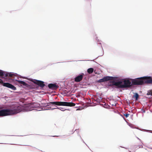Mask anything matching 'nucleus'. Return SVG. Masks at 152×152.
<instances>
[{"mask_svg": "<svg viewBox=\"0 0 152 152\" xmlns=\"http://www.w3.org/2000/svg\"><path fill=\"white\" fill-rule=\"evenodd\" d=\"M5 72H3V71L0 70V77L3 78H5Z\"/></svg>", "mask_w": 152, "mask_h": 152, "instance_id": "12", "label": "nucleus"}, {"mask_svg": "<svg viewBox=\"0 0 152 152\" xmlns=\"http://www.w3.org/2000/svg\"><path fill=\"white\" fill-rule=\"evenodd\" d=\"M84 75V74L83 73L81 75L77 76L75 78V81L76 82H79L80 81L82 80Z\"/></svg>", "mask_w": 152, "mask_h": 152, "instance_id": "9", "label": "nucleus"}, {"mask_svg": "<svg viewBox=\"0 0 152 152\" xmlns=\"http://www.w3.org/2000/svg\"><path fill=\"white\" fill-rule=\"evenodd\" d=\"M21 107L18 106L11 109H3L0 110V116H5L8 115L16 114L20 112Z\"/></svg>", "mask_w": 152, "mask_h": 152, "instance_id": "3", "label": "nucleus"}, {"mask_svg": "<svg viewBox=\"0 0 152 152\" xmlns=\"http://www.w3.org/2000/svg\"><path fill=\"white\" fill-rule=\"evenodd\" d=\"M0 83L3 84V85L5 87L10 88L13 90H15L16 88L12 85L8 83H3V80L0 79Z\"/></svg>", "mask_w": 152, "mask_h": 152, "instance_id": "6", "label": "nucleus"}, {"mask_svg": "<svg viewBox=\"0 0 152 152\" xmlns=\"http://www.w3.org/2000/svg\"><path fill=\"white\" fill-rule=\"evenodd\" d=\"M133 85H141L145 84H152V78L151 76H145L132 80Z\"/></svg>", "mask_w": 152, "mask_h": 152, "instance_id": "1", "label": "nucleus"}, {"mask_svg": "<svg viewBox=\"0 0 152 152\" xmlns=\"http://www.w3.org/2000/svg\"><path fill=\"white\" fill-rule=\"evenodd\" d=\"M124 115L125 116L126 118H127L129 115V114H124Z\"/></svg>", "mask_w": 152, "mask_h": 152, "instance_id": "16", "label": "nucleus"}, {"mask_svg": "<svg viewBox=\"0 0 152 152\" xmlns=\"http://www.w3.org/2000/svg\"><path fill=\"white\" fill-rule=\"evenodd\" d=\"M139 96V95L137 93H135V94L133 96V97H135V100H137L138 99Z\"/></svg>", "mask_w": 152, "mask_h": 152, "instance_id": "14", "label": "nucleus"}, {"mask_svg": "<svg viewBox=\"0 0 152 152\" xmlns=\"http://www.w3.org/2000/svg\"><path fill=\"white\" fill-rule=\"evenodd\" d=\"M13 75H14V74H13L6 72L5 75V78H7V77H12Z\"/></svg>", "mask_w": 152, "mask_h": 152, "instance_id": "11", "label": "nucleus"}, {"mask_svg": "<svg viewBox=\"0 0 152 152\" xmlns=\"http://www.w3.org/2000/svg\"><path fill=\"white\" fill-rule=\"evenodd\" d=\"M1 108L0 107V110H1Z\"/></svg>", "mask_w": 152, "mask_h": 152, "instance_id": "18", "label": "nucleus"}, {"mask_svg": "<svg viewBox=\"0 0 152 152\" xmlns=\"http://www.w3.org/2000/svg\"><path fill=\"white\" fill-rule=\"evenodd\" d=\"M147 95H151L152 96V90L148 91Z\"/></svg>", "mask_w": 152, "mask_h": 152, "instance_id": "15", "label": "nucleus"}, {"mask_svg": "<svg viewBox=\"0 0 152 152\" xmlns=\"http://www.w3.org/2000/svg\"><path fill=\"white\" fill-rule=\"evenodd\" d=\"M112 83V85H109V86H115L118 88H129L133 85L132 83L129 80H124L117 82L114 81L110 82Z\"/></svg>", "mask_w": 152, "mask_h": 152, "instance_id": "2", "label": "nucleus"}, {"mask_svg": "<svg viewBox=\"0 0 152 152\" xmlns=\"http://www.w3.org/2000/svg\"><path fill=\"white\" fill-rule=\"evenodd\" d=\"M79 131V130L78 129H76L75 131V132H77Z\"/></svg>", "mask_w": 152, "mask_h": 152, "instance_id": "17", "label": "nucleus"}, {"mask_svg": "<svg viewBox=\"0 0 152 152\" xmlns=\"http://www.w3.org/2000/svg\"><path fill=\"white\" fill-rule=\"evenodd\" d=\"M48 86L49 88L53 90H56L58 87V86L56 83H50L48 85Z\"/></svg>", "mask_w": 152, "mask_h": 152, "instance_id": "8", "label": "nucleus"}, {"mask_svg": "<svg viewBox=\"0 0 152 152\" xmlns=\"http://www.w3.org/2000/svg\"><path fill=\"white\" fill-rule=\"evenodd\" d=\"M17 81L19 83L22 84L23 85V86H24L25 87H28L29 86V85H28V84L26 83L25 82H24L23 81L19 80H17Z\"/></svg>", "mask_w": 152, "mask_h": 152, "instance_id": "10", "label": "nucleus"}, {"mask_svg": "<svg viewBox=\"0 0 152 152\" xmlns=\"http://www.w3.org/2000/svg\"><path fill=\"white\" fill-rule=\"evenodd\" d=\"M94 69L92 68H89L87 70V72L89 74H91L92 73Z\"/></svg>", "mask_w": 152, "mask_h": 152, "instance_id": "13", "label": "nucleus"}, {"mask_svg": "<svg viewBox=\"0 0 152 152\" xmlns=\"http://www.w3.org/2000/svg\"><path fill=\"white\" fill-rule=\"evenodd\" d=\"M50 104L56 105L58 106H63L69 107H74L75 105V104L73 102H53L49 103H46L44 104V106H47L50 105Z\"/></svg>", "mask_w": 152, "mask_h": 152, "instance_id": "4", "label": "nucleus"}, {"mask_svg": "<svg viewBox=\"0 0 152 152\" xmlns=\"http://www.w3.org/2000/svg\"><path fill=\"white\" fill-rule=\"evenodd\" d=\"M115 78L113 77L107 76L104 77L103 78L100 79L98 80V82L99 83L104 82L107 81L113 80Z\"/></svg>", "mask_w": 152, "mask_h": 152, "instance_id": "7", "label": "nucleus"}, {"mask_svg": "<svg viewBox=\"0 0 152 152\" xmlns=\"http://www.w3.org/2000/svg\"><path fill=\"white\" fill-rule=\"evenodd\" d=\"M31 81L34 84H37V85L39 86L41 88H43L45 86V84H44V82L41 80L35 79H31Z\"/></svg>", "mask_w": 152, "mask_h": 152, "instance_id": "5", "label": "nucleus"}]
</instances>
